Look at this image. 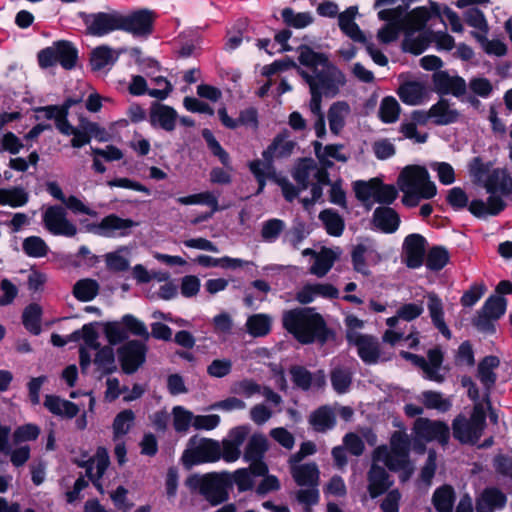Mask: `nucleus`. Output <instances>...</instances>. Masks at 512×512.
Segmentation results:
<instances>
[{
	"label": "nucleus",
	"instance_id": "40",
	"mask_svg": "<svg viewBox=\"0 0 512 512\" xmlns=\"http://www.w3.org/2000/svg\"><path fill=\"white\" fill-rule=\"evenodd\" d=\"M131 250L127 246H121L113 252L105 255V263L109 270L114 272H123L130 266Z\"/></svg>",
	"mask_w": 512,
	"mask_h": 512
},
{
	"label": "nucleus",
	"instance_id": "27",
	"mask_svg": "<svg viewBox=\"0 0 512 512\" xmlns=\"http://www.w3.org/2000/svg\"><path fill=\"white\" fill-rule=\"evenodd\" d=\"M358 14L356 6H350L338 16V25L340 30L355 42L366 43V37L355 22Z\"/></svg>",
	"mask_w": 512,
	"mask_h": 512
},
{
	"label": "nucleus",
	"instance_id": "48",
	"mask_svg": "<svg viewBox=\"0 0 512 512\" xmlns=\"http://www.w3.org/2000/svg\"><path fill=\"white\" fill-rule=\"evenodd\" d=\"M433 14L440 18L445 24L449 25L451 30L456 33H461L464 30L463 24L460 17L447 6H440L436 3H432Z\"/></svg>",
	"mask_w": 512,
	"mask_h": 512
},
{
	"label": "nucleus",
	"instance_id": "5",
	"mask_svg": "<svg viewBox=\"0 0 512 512\" xmlns=\"http://www.w3.org/2000/svg\"><path fill=\"white\" fill-rule=\"evenodd\" d=\"M282 323L284 328L302 344L324 340L325 323L322 317L310 308L285 311L282 315Z\"/></svg>",
	"mask_w": 512,
	"mask_h": 512
},
{
	"label": "nucleus",
	"instance_id": "55",
	"mask_svg": "<svg viewBox=\"0 0 512 512\" xmlns=\"http://www.w3.org/2000/svg\"><path fill=\"white\" fill-rule=\"evenodd\" d=\"M295 143L286 136L280 135L275 138L273 143L262 153L263 158L284 157L289 155Z\"/></svg>",
	"mask_w": 512,
	"mask_h": 512
},
{
	"label": "nucleus",
	"instance_id": "59",
	"mask_svg": "<svg viewBox=\"0 0 512 512\" xmlns=\"http://www.w3.org/2000/svg\"><path fill=\"white\" fill-rule=\"evenodd\" d=\"M282 18L284 22L296 29H303L313 23L314 18L310 12H295L291 8L283 9Z\"/></svg>",
	"mask_w": 512,
	"mask_h": 512
},
{
	"label": "nucleus",
	"instance_id": "13",
	"mask_svg": "<svg viewBox=\"0 0 512 512\" xmlns=\"http://www.w3.org/2000/svg\"><path fill=\"white\" fill-rule=\"evenodd\" d=\"M401 356L411 361L415 366L420 367L423 370L425 378L437 383H441L444 380L442 371L443 355L438 348H434L428 351V360L423 357L409 353L401 352Z\"/></svg>",
	"mask_w": 512,
	"mask_h": 512
},
{
	"label": "nucleus",
	"instance_id": "41",
	"mask_svg": "<svg viewBox=\"0 0 512 512\" xmlns=\"http://www.w3.org/2000/svg\"><path fill=\"white\" fill-rule=\"evenodd\" d=\"M135 423V414L130 409L119 412L112 423L113 441L123 439L127 435Z\"/></svg>",
	"mask_w": 512,
	"mask_h": 512
},
{
	"label": "nucleus",
	"instance_id": "6",
	"mask_svg": "<svg viewBox=\"0 0 512 512\" xmlns=\"http://www.w3.org/2000/svg\"><path fill=\"white\" fill-rule=\"evenodd\" d=\"M407 436L405 433H403ZM412 439L408 442V448L417 453H424L426 444L431 441H437L441 445H446L450 438V429L448 425L441 421H434L427 418H418L412 429ZM407 441L408 440V437Z\"/></svg>",
	"mask_w": 512,
	"mask_h": 512
},
{
	"label": "nucleus",
	"instance_id": "57",
	"mask_svg": "<svg viewBox=\"0 0 512 512\" xmlns=\"http://www.w3.org/2000/svg\"><path fill=\"white\" fill-rule=\"evenodd\" d=\"M28 193L19 187L0 189V205L21 207L28 202Z\"/></svg>",
	"mask_w": 512,
	"mask_h": 512
},
{
	"label": "nucleus",
	"instance_id": "29",
	"mask_svg": "<svg viewBox=\"0 0 512 512\" xmlns=\"http://www.w3.org/2000/svg\"><path fill=\"white\" fill-rule=\"evenodd\" d=\"M311 176L316 178L319 184L328 182V175L325 170L318 169L312 160H302L294 171V178L301 186V189L307 188Z\"/></svg>",
	"mask_w": 512,
	"mask_h": 512
},
{
	"label": "nucleus",
	"instance_id": "62",
	"mask_svg": "<svg viewBox=\"0 0 512 512\" xmlns=\"http://www.w3.org/2000/svg\"><path fill=\"white\" fill-rule=\"evenodd\" d=\"M434 505L438 512H452L454 491L450 486L437 489L433 496Z\"/></svg>",
	"mask_w": 512,
	"mask_h": 512
},
{
	"label": "nucleus",
	"instance_id": "12",
	"mask_svg": "<svg viewBox=\"0 0 512 512\" xmlns=\"http://www.w3.org/2000/svg\"><path fill=\"white\" fill-rule=\"evenodd\" d=\"M352 263L355 271L363 275L370 274V267L382 261V255L377 245L370 240L357 244L351 253Z\"/></svg>",
	"mask_w": 512,
	"mask_h": 512
},
{
	"label": "nucleus",
	"instance_id": "21",
	"mask_svg": "<svg viewBox=\"0 0 512 512\" xmlns=\"http://www.w3.org/2000/svg\"><path fill=\"white\" fill-rule=\"evenodd\" d=\"M381 20L388 24L378 31L377 37L382 43H389L397 39L399 32L403 31L401 23V7L381 10L378 13Z\"/></svg>",
	"mask_w": 512,
	"mask_h": 512
},
{
	"label": "nucleus",
	"instance_id": "53",
	"mask_svg": "<svg viewBox=\"0 0 512 512\" xmlns=\"http://www.w3.org/2000/svg\"><path fill=\"white\" fill-rule=\"evenodd\" d=\"M499 359L495 356L485 357L478 366V378L486 387H490L496 380L494 370L499 366Z\"/></svg>",
	"mask_w": 512,
	"mask_h": 512
},
{
	"label": "nucleus",
	"instance_id": "44",
	"mask_svg": "<svg viewBox=\"0 0 512 512\" xmlns=\"http://www.w3.org/2000/svg\"><path fill=\"white\" fill-rule=\"evenodd\" d=\"M379 179L372 178L369 181H356L353 184L357 199L365 203L369 208L376 202Z\"/></svg>",
	"mask_w": 512,
	"mask_h": 512
},
{
	"label": "nucleus",
	"instance_id": "35",
	"mask_svg": "<svg viewBox=\"0 0 512 512\" xmlns=\"http://www.w3.org/2000/svg\"><path fill=\"white\" fill-rule=\"evenodd\" d=\"M176 111L162 104H155L151 108L150 122L153 126H159L166 131H172L176 126Z\"/></svg>",
	"mask_w": 512,
	"mask_h": 512
},
{
	"label": "nucleus",
	"instance_id": "30",
	"mask_svg": "<svg viewBox=\"0 0 512 512\" xmlns=\"http://www.w3.org/2000/svg\"><path fill=\"white\" fill-rule=\"evenodd\" d=\"M338 290L331 284H308L303 286L296 294V299L302 304L313 302L318 297L336 298Z\"/></svg>",
	"mask_w": 512,
	"mask_h": 512
},
{
	"label": "nucleus",
	"instance_id": "2",
	"mask_svg": "<svg viewBox=\"0 0 512 512\" xmlns=\"http://www.w3.org/2000/svg\"><path fill=\"white\" fill-rule=\"evenodd\" d=\"M401 471V480L406 481L413 473V466L408 460V441L403 432H395L391 436L390 448L378 447L373 454V464L369 472L368 491L372 498L384 493L390 482L383 467Z\"/></svg>",
	"mask_w": 512,
	"mask_h": 512
},
{
	"label": "nucleus",
	"instance_id": "28",
	"mask_svg": "<svg viewBox=\"0 0 512 512\" xmlns=\"http://www.w3.org/2000/svg\"><path fill=\"white\" fill-rule=\"evenodd\" d=\"M432 16H435L432 11V6L429 9L426 7H417L409 13H406L401 7L403 31L417 32L422 30Z\"/></svg>",
	"mask_w": 512,
	"mask_h": 512
},
{
	"label": "nucleus",
	"instance_id": "32",
	"mask_svg": "<svg viewBox=\"0 0 512 512\" xmlns=\"http://www.w3.org/2000/svg\"><path fill=\"white\" fill-rule=\"evenodd\" d=\"M506 496L495 488L485 489L476 501L477 512H494L506 505Z\"/></svg>",
	"mask_w": 512,
	"mask_h": 512
},
{
	"label": "nucleus",
	"instance_id": "42",
	"mask_svg": "<svg viewBox=\"0 0 512 512\" xmlns=\"http://www.w3.org/2000/svg\"><path fill=\"white\" fill-rule=\"evenodd\" d=\"M293 382L300 388L306 390L315 385L322 387L325 383V376L322 372H319L314 377L303 367L295 366L290 370Z\"/></svg>",
	"mask_w": 512,
	"mask_h": 512
},
{
	"label": "nucleus",
	"instance_id": "38",
	"mask_svg": "<svg viewBox=\"0 0 512 512\" xmlns=\"http://www.w3.org/2000/svg\"><path fill=\"white\" fill-rule=\"evenodd\" d=\"M44 405L51 413L60 417L73 418L79 412L76 404L54 395L46 396Z\"/></svg>",
	"mask_w": 512,
	"mask_h": 512
},
{
	"label": "nucleus",
	"instance_id": "10",
	"mask_svg": "<svg viewBox=\"0 0 512 512\" xmlns=\"http://www.w3.org/2000/svg\"><path fill=\"white\" fill-rule=\"evenodd\" d=\"M44 227L53 235L73 237L77 227L67 218L66 210L61 206H50L43 213Z\"/></svg>",
	"mask_w": 512,
	"mask_h": 512
},
{
	"label": "nucleus",
	"instance_id": "50",
	"mask_svg": "<svg viewBox=\"0 0 512 512\" xmlns=\"http://www.w3.org/2000/svg\"><path fill=\"white\" fill-rule=\"evenodd\" d=\"M319 219L329 235L336 237L342 235L345 224L338 213L331 209H326L320 213Z\"/></svg>",
	"mask_w": 512,
	"mask_h": 512
},
{
	"label": "nucleus",
	"instance_id": "64",
	"mask_svg": "<svg viewBox=\"0 0 512 512\" xmlns=\"http://www.w3.org/2000/svg\"><path fill=\"white\" fill-rule=\"evenodd\" d=\"M173 426L177 432H186L190 425H193V413L182 406H175L172 409Z\"/></svg>",
	"mask_w": 512,
	"mask_h": 512
},
{
	"label": "nucleus",
	"instance_id": "51",
	"mask_svg": "<svg viewBox=\"0 0 512 512\" xmlns=\"http://www.w3.org/2000/svg\"><path fill=\"white\" fill-rule=\"evenodd\" d=\"M419 400L428 409H435L440 412L448 411L452 404L449 398L444 397L440 392L424 391L419 396Z\"/></svg>",
	"mask_w": 512,
	"mask_h": 512
},
{
	"label": "nucleus",
	"instance_id": "3",
	"mask_svg": "<svg viewBox=\"0 0 512 512\" xmlns=\"http://www.w3.org/2000/svg\"><path fill=\"white\" fill-rule=\"evenodd\" d=\"M299 61L313 69V74L301 71V75L310 87V110L318 113L322 96L334 97L344 86L345 76L338 68L329 63L324 54L317 53L309 47H301Z\"/></svg>",
	"mask_w": 512,
	"mask_h": 512
},
{
	"label": "nucleus",
	"instance_id": "14",
	"mask_svg": "<svg viewBox=\"0 0 512 512\" xmlns=\"http://www.w3.org/2000/svg\"><path fill=\"white\" fill-rule=\"evenodd\" d=\"M97 325L98 323L85 324L81 330L74 331L70 335V339L73 341H83L80 347V366L83 371H85L92 362L90 351H96L100 348L96 329Z\"/></svg>",
	"mask_w": 512,
	"mask_h": 512
},
{
	"label": "nucleus",
	"instance_id": "34",
	"mask_svg": "<svg viewBox=\"0 0 512 512\" xmlns=\"http://www.w3.org/2000/svg\"><path fill=\"white\" fill-rule=\"evenodd\" d=\"M373 224L384 233H393L399 227L400 218L392 208L378 207L373 213Z\"/></svg>",
	"mask_w": 512,
	"mask_h": 512
},
{
	"label": "nucleus",
	"instance_id": "36",
	"mask_svg": "<svg viewBox=\"0 0 512 512\" xmlns=\"http://www.w3.org/2000/svg\"><path fill=\"white\" fill-rule=\"evenodd\" d=\"M428 298V311L433 325L438 331L446 338L451 337V331L444 320V309L441 299L434 293H429Z\"/></svg>",
	"mask_w": 512,
	"mask_h": 512
},
{
	"label": "nucleus",
	"instance_id": "1",
	"mask_svg": "<svg viewBox=\"0 0 512 512\" xmlns=\"http://www.w3.org/2000/svg\"><path fill=\"white\" fill-rule=\"evenodd\" d=\"M492 164L484 163L475 157L469 163V173L474 180L482 184L490 194L487 201L473 200L469 211L476 217L497 215L505 207L503 197L512 193V179L504 169L491 170Z\"/></svg>",
	"mask_w": 512,
	"mask_h": 512
},
{
	"label": "nucleus",
	"instance_id": "11",
	"mask_svg": "<svg viewBox=\"0 0 512 512\" xmlns=\"http://www.w3.org/2000/svg\"><path fill=\"white\" fill-rule=\"evenodd\" d=\"M121 23L122 13L117 10L94 13L86 19L87 31L99 37L121 30Z\"/></svg>",
	"mask_w": 512,
	"mask_h": 512
},
{
	"label": "nucleus",
	"instance_id": "16",
	"mask_svg": "<svg viewBox=\"0 0 512 512\" xmlns=\"http://www.w3.org/2000/svg\"><path fill=\"white\" fill-rule=\"evenodd\" d=\"M268 448L267 439L262 434H254L249 439L244 451V460L250 463V469L254 476H263L268 468L262 461V457Z\"/></svg>",
	"mask_w": 512,
	"mask_h": 512
},
{
	"label": "nucleus",
	"instance_id": "7",
	"mask_svg": "<svg viewBox=\"0 0 512 512\" xmlns=\"http://www.w3.org/2000/svg\"><path fill=\"white\" fill-rule=\"evenodd\" d=\"M230 482V474L210 473L205 475H191L186 484L190 489L198 490L212 505L220 504L227 500V485Z\"/></svg>",
	"mask_w": 512,
	"mask_h": 512
},
{
	"label": "nucleus",
	"instance_id": "23",
	"mask_svg": "<svg viewBox=\"0 0 512 512\" xmlns=\"http://www.w3.org/2000/svg\"><path fill=\"white\" fill-rule=\"evenodd\" d=\"M348 341L357 347L358 354L366 363H376L380 359V352L377 341L368 335L359 332H349Z\"/></svg>",
	"mask_w": 512,
	"mask_h": 512
},
{
	"label": "nucleus",
	"instance_id": "26",
	"mask_svg": "<svg viewBox=\"0 0 512 512\" xmlns=\"http://www.w3.org/2000/svg\"><path fill=\"white\" fill-rule=\"evenodd\" d=\"M109 464L110 458L107 449L104 447H99L93 458L89 460L86 470L89 479L101 493H103V488L100 483V479L104 475Z\"/></svg>",
	"mask_w": 512,
	"mask_h": 512
},
{
	"label": "nucleus",
	"instance_id": "52",
	"mask_svg": "<svg viewBox=\"0 0 512 512\" xmlns=\"http://www.w3.org/2000/svg\"><path fill=\"white\" fill-rule=\"evenodd\" d=\"M315 152L319 160L325 165H332L331 159L346 162L347 156L342 153L343 146L342 145H327L322 147V145L318 142H315Z\"/></svg>",
	"mask_w": 512,
	"mask_h": 512
},
{
	"label": "nucleus",
	"instance_id": "56",
	"mask_svg": "<svg viewBox=\"0 0 512 512\" xmlns=\"http://www.w3.org/2000/svg\"><path fill=\"white\" fill-rule=\"evenodd\" d=\"M56 53L58 55V62L65 69H72L77 60L76 48L67 41L55 42Z\"/></svg>",
	"mask_w": 512,
	"mask_h": 512
},
{
	"label": "nucleus",
	"instance_id": "18",
	"mask_svg": "<svg viewBox=\"0 0 512 512\" xmlns=\"http://www.w3.org/2000/svg\"><path fill=\"white\" fill-rule=\"evenodd\" d=\"M250 432V428L247 425H241L232 428L227 437L222 440L221 446V458L226 462H235L240 458L241 446L244 443L246 437Z\"/></svg>",
	"mask_w": 512,
	"mask_h": 512
},
{
	"label": "nucleus",
	"instance_id": "24",
	"mask_svg": "<svg viewBox=\"0 0 512 512\" xmlns=\"http://www.w3.org/2000/svg\"><path fill=\"white\" fill-rule=\"evenodd\" d=\"M397 94L404 104L410 106L420 105L429 98V90L421 81H404Z\"/></svg>",
	"mask_w": 512,
	"mask_h": 512
},
{
	"label": "nucleus",
	"instance_id": "37",
	"mask_svg": "<svg viewBox=\"0 0 512 512\" xmlns=\"http://www.w3.org/2000/svg\"><path fill=\"white\" fill-rule=\"evenodd\" d=\"M350 113V105L345 101H337L331 105L328 111V121L332 133L337 135L342 131Z\"/></svg>",
	"mask_w": 512,
	"mask_h": 512
},
{
	"label": "nucleus",
	"instance_id": "17",
	"mask_svg": "<svg viewBox=\"0 0 512 512\" xmlns=\"http://www.w3.org/2000/svg\"><path fill=\"white\" fill-rule=\"evenodd\" d=\"M154 14L147 9L138 10L129 14L122 13L121 30L136 37H146L152 32Z\"/></svg>",
	"mask_w": 512,
	"mask_h": 512
},
{
	"label": "nucleus",
	"instance_id": "8",
	"mask_svg": "<svg viewBox=\"0 0 512 512\" xmlns=\"http://www.w3.org/2000/svg\"><path fill=\"white\" fill-rule=\"evenodd\" d=\"M221 458L220 443L213 439L192 437L182 455V463L186 468L194 465L216 462Z\"/></svg>",
	"mask_w": 512,
	"mask_h": 512
},
{
	"label": "nucleus",
	"instance_id": "58",
	"mask_svg": "<svg viewBox=\"0 0 512 512\" xmlns=\"http://www.w3.org/2000/svg\"><path fill=\"white\" fill-rule=\"evenodd\" d=\"M403 49L415 55L421 54L429 45V39L425 33L404 32Z\"/></svg>",
	"mask_w": 512,
	"mask_h": 512
},
{
	"label": "nucleus",
	"instance_id": "45",
	"mask_svg": "<svg viewBox=\"0 0 512 512\" xmlns=\"http://www.w3.org/2000/svg\"><path fill=\"white\" fill-rule=\"evenodd\" d=\"M309 422L316 431L324 432L335 425V412L328 406L320 407L310 415Z\"/></svg>",
	"mask_w": 512,
	"mask_h": 512
},
{
	"label": "nucleus",
	"instance_id": "60",
	"mask_svg": "<svg viewBox=\"0 0 512 512\" xmlns=\"http://www.w3.org/2000/svg\"><path fill=\"white\" fill-rule=\"evenodd\" d=\"M176 201L181 205H207L212 208L213 212L218 210V199L211 192H201L188 196L178 197Z\"/></svg>",
	"mask_w": 512,
	"mask_h": 512
},
{
	"label": "nucleus",
	"instance_id": "39",
	"mask_svg": "<svg viewBox=\"0 0 512 512\" xmlns=\"http://www.w3.org/2000/svg\"><path fill=\"white\" fill-rule=\"evenodd\" d=\"M430 116L435 124L448 125L458 120L459 113L447 101L441 100L430 107Z\"/></svg>",
	"mask_w": 512,
	"mask_h": 512
},
{
	"label": "nucleus",
	"instance_id": "31",
	"mask_svg": "<svg viewBox=\"0 0 512 512\" xmlns=\"http://www.w3.org/2000/svg\"><path fill=\"white\" fill-rule=\"evenodd\" d=\"M340 255L341 249L338 247L321 248V250L315 254L314 264L310 267V273L320 278L324 277Z\"/></svg>",
	"mask_w": 512,
	"mask_h": 512
},
{
	"label": "nucleus",
	"instance_id": "22",
	"mask_svg": "<svg viewBox=\"0 0 512 512\" xmlns=\"http://www.w3.org/2000/svg\"><path fill=\"white\" fill-rule=\"evenodd\" d=\"M426 241L419 234L407 236L403 244V259L409 268H419L423 264Z\"/></svg>",
	"mask_w": 512,
	"mask_h": 512
},
{
	"label": "nucleus",
	"instance_id": "46",
	"mask_svg": "<svg viewBox=\"0 0 512 512\" xmlns=\"http://www.w3.org/2000/svg\"><path fill=\"white\" fill-rule=\"evenodd\" d=\"M118 54L108 46H99L91 52L90 63L93 70L100 71L114 64Z\"/></svg>",
	"mask_w": 512,
	"mask_h": 512
},
{
	"label": "nucleus",
	"instance_id": "4",
	"mask_svg": "<svg viewBox=\"0 0 512 512\" xmlns=\"http://www.w3.org/2000/svg\"><path fill=\"white\" fill-rule=\"evenodd\" d=\"M397 186L403 193L402 203L408 207H415L421 200L431 199L437 193L427 169L419 165L404 167L398 176Z\"/></svg>",
	"mask_w": 512,
	"mask_h": 512
},
{
	"label": "nucleus",
	"instance_id": "49",
	"mask_svg": "<svg viewBox=\"0 0 512 512\" xmlns=\"http://www.w3.org/2000/svg\"><path fill=\"white\" fill-rule=\"evenodd\" d=\"M98 292V282L90 278H85L77 281L73 287L74 296L82 302H88L93 300L98 295Z\"/></svg>",
	"mask_w": 512,
	"mask_h": 512
},
{
	"label": "nucleus",
	"instance_id": "54",
	"mask_svg": "<svg viewBox=\"0 0 512 512\" xmlns=\"http://www.w3.org/2000/svg\"><path fill=\"white\" fill-rule=\"evenodd\" d=\"M94 364L101 374H109L116 370L114 351L111 347L96 350Z\"/></svg>",
	"mask_w": 512,
	"mask_h": 512
},
{
	"label": "nucleus",
	"instance_id": "63",
	"mask_svg": "<svg viewBox=\"0 0 512 512\" xmlns=\"http://www.w3.org/2000/svg\"><path fill=\"white\" fill-rule=\"evenodd\" d=\"M505 311L506 300L500 296L489 297L482 308L483 316L488 319H498Z\"/></svg>",
	"mask_w": 512,
	"mask_h": 512
},
{
	"label": "nucleus",
	"instance_id": "15",
	"mask_svg": "<svg viewBox=\"0 0 512 512\" xmlns=\"http://www.w3.org/2000/svg\"><path fill=\"white\" fill-rule=\"evenodd\" d=\"M136 225L137 223L131 219L110 214L104 217L100 223L89 226L88 230L103 237H123L128 235Z\"/></svg>",
	"mask_w": 512,
	"mask_h": 512
},
{
	"label": "nucleus",
	"instance_id": "19",
	"mask_svg": "<svg viewBox=\"0 0 512 512\" xmlns=\"http://www.w3.org/2000/svg\"><path fill=\"white\" fill-rule=\"evenodd\" d=\"M145 346L138 341L125 344L119 351V359L125 373H134L145 361Z\"/></svg>",
	"mask_w": 512,
	"mask_h": 512
},
{
	"label": "nucleus",
	"instance_id": "61",
	"mask_svg": "<svg viewBox=\"0 0 512 512\" xmlns=\"http://www.w3.org/2000/svg\"><path fill=\"white\" fill-rule=\"evenodd\" d=\"M472 36L479 42L482 49L488 55H494L497 57L504 56L507 52V46L504 42L499 39L488 40L487 34L471 33Z\"/></svg>",
	"mask_w": 512,
	"mask_h": 512
},
{
	"label": "nucleus",
	"instance_id": "20",
	"mask_svg": "<svg viewBox=\"0 0 512 512\" xmlns=\"http://www.w3.org/2000/svg\"><path fill=\"white\" fill-rule=\"evenodd\" d=\"M433 83L435 89L442 94H451L455 97H461L466 94V81L458 76L451 75L446 71H437L433 74Z\"/></svg>",
	"mask_w": 512,
	"mask_h": 512
},
{
	"label": "nucleus",
	"instance_id": "33",
	"mask_svg": "<svg viewBox=\"0 0 512 512\" xmlns=\"http://www.w3.org/2000/svg\"><path fill=\"white\" fill-rule=\"evenodd\" d=\"M291 474L299 486H318L319 470L314 463H291Z\"/></svg>",
	"mask_w": 512,
	"mask_h": 512
},
{
	"label": "nucleus",
	"instance_id": "43",
	"mask_svg": "<svg viewBox=\"0 0 512 512\" xmlns=\"http://www.w3.org/2000/svg\"><path fill=\"white\" fill-rule=\"evenodd\" d=\"M245 326L252 337H264L271 330L272 318L264 313L253 314L247 318Z\"/></svg>",
	"mask_w": 512,
	"mask_h": 512
},
{
	"label": "nucleus",
	"instance_id": "47",
	"mask_svg": "<svg viewBox=\"0 0 512 512\" xmlns=\"http://www.w3.org/2000/svg\"><path fill=\"white\" fill-rule=\"evenodd\" d=\"M400 112V104L394 97L386 96L381 100L378 108V116L383 123H395L399 119Z\"/></svg>",
	"mask_w": 512,
	"mask_h": 512
},
{
	"label": "nucleus",
	"instance_id": "25",
	"mask_svg": "<svg viewBox=\"0 0 512 512\" xmlns=\"http://www.w3.org/2000/svg\"><path fill=\"white\" fill-rule=\"evenodd\" d=\"M79 100L68 99L62 107L47 106L39 110L43 113L44 117L54 119L57 129L64 135H71L74 132V127L70 125L67 120L68 109L76 104Z\"/></svg>",
	"mask_w": 512,
	"mask_h": 512
},
{
	"label": "nucleus",
	"instance_id": "9",
	"mask_svg": "<svg viewBox=\"0 0 512 512\" xmlns=\"http://www.w3.org/2000/svg\"><path fill=\"white\" fill-rule=\"evenodd\" d=\"M485 427V412L482 404L476 403L471 418L458 416L453 421V435L462 443H476Z\"/></svg>",
	"mask_w": 512,
	"mask_h": 512
}]
</instances>
